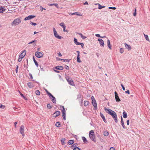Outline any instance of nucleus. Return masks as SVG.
<instances>
[{
  "label": "nucleus",
  "mask_w": 150,
  "mask_h": 150,
  "mask_svg": "<svg viewBox=\"0 0 150 150\" xmlns=\"http://www.w3.org/2000/svg\"><path fill=\"white\" fill-rule=\"evenodd\" d=\"M144 36L146 40L147 41H149V38L148 36L147 35H145L144 34Z\"/></svg>",
  "instance_id": "nucleus-36"
},
{
  "label": "nucleus",
  "mask_w": 150,
  "mask_h": 150,
  "mask_svg": "<svg viewBox=\"0 0 150 150\" xmlns=\"http://www.w3.org/2000/svg\"><path fill=\"white\" fill-rule=\"evenodd\" d=\"M51 98H52V101L54 103H56V100L55 98L53 96V97H52Z\"/></svg>",
  "instance_id": "nucleus-27"
},
{
  "label": "nucleus",
  "mask_w": 150,
  "mask_h": 150,
  "mask_svg": "<svg viewBox=\"0 0 150 150\" xmlns=\"http://www.w3.org/2000/svg\"><path fill=\"white\" fill-rule=\"evenodd\" d=\"M73 150H80V149L78 147L74 148Z\"/></svg>",
  "instance_id": "nucleus-52"
},
{
  "label": "nucleus",
  "mask_w": 150,
  "mask_h": 150,
  "mask_svg": "<svg viewBox=\"0 0 150 150\" xmlns=\"http://www.w3.org/2000/svg\"><path fill=\"white\" fill-rule=\"evenodd\" d=\"M127 125H129V120H128L127 121Z\"/></svg>",
  "instance_id": "nucleus-63"
},
{
  "label": "nucleus",
  "mask_w": 150,
  "mask_h": 150,
  "mask_svg": "<svg viewBox=\"0 0 150 150\" xmlns=\"http://www.w3.org/2000/svg\"><path fill=\"white\" fill-rule=\"evenodd\" d=\"M54 71L56 72L59 73V71H58L57 70H55L54 69Z\"/></svg>",
  "instance_id": "nucleus-62"
},
{
  "label": "nucleus",
  "mask_w": 150,
  "mask_h": 150,
  "mask_svg": "<svg viewBox=\"0 0 150 150\" xmlns=\"http://www.w3.org/2000/svg\"><path fill=\"white\" fill-rule=\"evenodd\" d=\"M65 139L64 138H62V139L61 140V142H62V144L63 145H64L65 144Z\"/></svg>",
  "instance_id": "nucleus-32"
},
{
  "label": "nucleus",
  "mask_w": 150,
  "mask_h": 150,
  "mask_svg": "<svg viewBox=\"0 0 150 150\" xmlns=\"http://www.w3.org/2000/svg\"><path fill=\"white\" fill-rule=\"evenodd\" d=\"M64 68L67 69H69V66H67V65H65L64 66Z\"/></svg>",
  "instance_id": "nucleus-50"
},
{
  "label": "nucleus",
  "mask_w": 150,
  "mask_h": 150,
  "mask_svg": "<svg viewBox=\"0 0 150 150\" xmlns=\"http://www.w3.org/2000/svg\"><path fill=\"white\" fill-rule=\"evenodd\" d=\"M58 55L59 56H60V57H61L62 56V55L60 52L58 53Z\"/></svg>",
  "instance_id": "nucleus-64"
},
{
  "label": "nucleus",
  "mask_w": 150,
  "mask_h": 150,
  "mask_svg": "<svg viewBox=\"0 0 150 150\" xmlns=\"http://www.w3.org/2000/svg\"><path fill=\"white\" fill-rule=\"evenodd\" d=\"M21 22V21L19 18L15 19L11 23L12 26H16L19 24Z\"/></svg>",
  "instance_id": "nucleus-3"
},
{
  "label": "nucleus",
  "mask_w": 150,
  "mask_h": 150,
  "mask_svg": "<svg viewBox=\"0 0 150 150\" xmlns=\"http://www.w3.org/2000/svg\"><path fill=\"white\" fill-rule=\"evenodd\" d=\"M54 4V6H55L57 8H59V7L58 6V4Z\"/></svg>",
  "instance_id": "nucleus-54"
},
{
  "label": "nucleus",
  "mask_w": 150,
  "mask_h": 150,
  "mask_svg": "<svg viewBox=\"0 0 150 150\" xmlns=\"http://www.w3.org/2000/svg\"><path fill=\"white\" fill-rule=\"evenodd\" d=\"M54 69L62 70L64 69V67L62 66H57L54 68Z\"/></svg>",
  "instance_id": "nucleus-13"
},
{
  "label": "nucleus",
  "mask_w": 150,
  "mask_h": 150,
  "mask_svg": "<svg viewBox=\"0 0 150 150\" xmlns=\"http://www.w3.org/2000/svg\"><path fill=\"white\" fill-rule=\"evenodd\" d=\"M26 53V50H24L22 51L21 53L19 55L18 59V61L19 62H21L23 58L25 56Z\"/></svg>",
  "instance_id": "nucleus-2"
},
{
  "label": "nucleus",
  "mask_w": 150,
  "mask_h": 150,
  "mask_svg": "<svg viewBox=\"0 0 150 150\" xmlns=\"http://www.w3.org/2000/svg\"><path fill=\"white\" fill-rule=\"evenodd\" d=\"M77 144L75 143L73 145H72L71 147L72 148H78V147H77Z\"/></svg>",
  "instance_id": "nucleus-30"
},
{
  "label": "nucleus",
  "mask_w": 150,
  "mask_h": 150,
  "mask_svg": "<svg viewBox=\"0 0 150 150\" xmlns=\"http://www.w3.org/2000/svg\"><path fill=\"white\" fill-rule=\"evenodd\" d=\"M5 106L4 105H1L0 106V108H3L4 109L5 108Z\"/></svg>",
  "instance_id": "nucleus-53"
},
{
  "label": "nucleus",
  "mask_w": 150,
  "mask_h": 150,
  "mask_svg": "<svg viewBox=\"0 0 150 150\" xmlns=\"http://www.w3.org/2000/svg\"><path fill=\"white\" fill-rule=\"evenodd\" d=\"M89 136L91 139L94 142H95V136L94 134V132L93 130H91L89 134Z\"/></svg>",
  "instance_id": "nucleus-4"
},
{
  "label": "nucleus",
  "mask_w": 150,
  "mask_h": 150,
  "mask_svg": "<svg viewBox=\"0 0 150 150\" xmlns=\"http://www.w3.org/2000/svg\"><path fill=\"white\" fill-rule=\"evenodd\" d=\"M60 112L59 111H56L52 114V116L53 117L55 118L59 116L60 115Z\"/></svg>",
  "instance_id": "nucleus-8"
},
{
  "label": "nucleus",
  "mask_w": 150,
  "mask_h": 150,
  "mask_svg": "<svg viewBox=\"0 0 150 150\" xmlns=\"http://www.w3.org/2000/svg\"><path fill=\"white\" fill-rule=\"evenodd\" d=\"M69 14L70 15H75V13H69Z\"/></svg>",
  "instance_id": "nucleus-59"
},
{
  "label": "nucleus",
  "mask_w": 150,
  "mask_h": 150,
  "mask_svg": "<svg viewBox=\"0 0 150 150\" xmlns=\"http://www.w3.org/2000/svg\"><path fill=\"white\" fill-rule=\"evenodd\" d=\"M75 13H75V15H77L79 16H82V14L78 13V12H75Z\"/></svg>",
  "instance_id": "nucleus-45"
},
{
  "label": "nucleus",
  "mask_w": 150,
  "mask_h": 150,
  "mask_svg": "<svg viewBox=\"0 0 150 150\" xmlns=\"http://www.w3.org/2000/svg\"><path fill=\"white\" fill-rule=\"evenodd\" d=\"M89 102L88 101H85L84 102V105L85 106H87L89 104Z\"/></svg>",
  "instance_id": "nucleus-26"
},
{
  "label": "nucleus",
  "mask_w": 150,
  "mask_h": 150,
  "mask_svg": "<svg viewBox=\"0 0 150 150\" xmlns=\"http://www.w3.org/2000/svg\"><path fill=\"white\" fill-rule=\"evenodd\" d=\"M125 92L126 93H127L128 94H130L129 91V90H128L127 91H125Z\"/></svg>",
  "instance_id": "nucleus-57"
},
{
  "label": "nucleus",
  "mask_w": 150,
  "mask_h": 150,
  "mask_svg": "<svg viewBox=\"0 0 150 150\" xmlns=\"http://www.w3.org/2000/svg\"><path fill=\"white\" fill-rule=\"evenodd\" d=\"M40 10L41 11H43V10H45L46 9L45 8H44L42 6H40Z\"/></svg>",
  "instance_id": "nucleus-49"
},
{
  "label": "nucleus",
  "mask_w": 150,
  "mask_h": 150,
  "mask_svg": "<svg viewBox=\"0 0 150 150\" xmlns=\"http://www.w3.org/2000/svg\"><path fill=\"white\" fill-rule=\"evenodd\" d=\"M95 36L98 37H100L101 38H106V37L105 36H104L103 37L100 36V35L99 34H96L95 35Z\"/></svg>",
  "instance_id": "nucleus-38"
},
{
  "label": "nucleus",
  "mask_w": 150,
  "mask_h": 150,
  "mask_svg": "<svg viewBox=\"0 0 150 150\" xmlns=\"http://www.w3.org/2000/svg\"><path fill=\"white\" fill-rule=\"evenodd\" d=\"M121 86L122 87L123 90L125 91V87H124V86L122 84H121Z\"/></svg>",
  "instance_id": "nucleus-56"
},
{
  "label": "nucleus",
  "mask_w": 150,
  "mask_h": 150,
  "mask_svg": "<svg viewBox=\"0 0 150 150\" xmlns=\"http://www.w3.org/2000/svg\"><path fill=\"white\" fill-rule=\"evenodd\" d=\"M78 34L79 35H80L81 36V38L82 39H86V36H83L82 34L81 33H78Z\"/></svg>",
  "instance_id": "nucleus-31"
},
{
  "label": "nucleus",
  "mask_w": 150,
  "mask_h": 150,
  "mask_svg": "<svg viewBox=\"0 0 150 150\" xmlns=\"http://www.w3.org/2000/svg\"><path fill=\"white\" fill-rule=\"evenodd\" d=\"M121 124L122 125V127H123V128L124 129H125L126 128V127L124 125V123L123 121V119H122V116H121Z\"/></svg>",
  "instance_id": "nucleus-16"
},
{
  "label": "nucleus",
  "mask_w": 150,
  "mask_h": 150,
  "mask_svg": "<svg viewBox=\"0 0 150 150\" xmlns=\"http://www.w3.org/2000/svg\"><path fill=\"white\" fill-rule=\"evenodd\" d=\"M61 124L59 122H57L56 123L55 125L56 126L59 127H60V125Z\"/></svg>",
  "instance_id": "nucleus-37"
},
{
  "label": "nucleus",
  "mask_w": 150,
  "mask_h": 150,
  "mask_svg": "<svg viewBox=\"0 0 150 150\" xmlns=\"http://www.w3.org/2000/svg\"><path fill=\"white\" fill-rule=\"evenodd\" d=\"M47 108L49 109H51L52 107L51 105L50 104H48L47 105Z\"/></svg>",
  "instance_id": "nucleus-41"
},
{
  "label": "nucleus",
  "mask_w": 150,
  "mask_h": 150,
  "mask_svg": "<svg viewBox=\"0 0 150 150\" xmlns=\"http://www.w3.org/2000/svg\"><path fill=\"white\" fill-rule=\"evenodd\" d=\"M24 127L23 125H22L21 126L20 129V132L22 134V136H24Z\"/></svg>",
  "instance_id": "nucleus-7"
},
{
  "label": "nucleus",
  "mask_w": 150,
  "mask_h": 150,
  "mask_svg": "<svg viewBox=\"0 0 150 150\" xmlns=\"http://www.w3.org/2000/svg\"><path fill=\"white\" fill-rule=\"evenodd\" d=\"M59 25L62 27L63 28H66V26L65 25L64 23L63 22H62L59 24Z\"/></svg>",
  "instance_id": "nucleus-23"
},
{
  "label": "nucleus",
  "mask_w": 150,
  "mask_h": 150,
  "mask_svg": "<svg viewBox=\"0 0 150 150\" xmlns=\"http://www.w3.org/2000/svg\"><path fill=\"white\" fill-rule=\"evenodd\" d=\"M48 6H52L53 5H54V4H48Z\"/></svg>",
  "instance_id": "nucleus-60"
},
{
  "label": "nucleus",
  "mask_w": 150,
  "mask_h": 150,
  "mask_svg": "<svg viewBox=\"0 0 150 150\" xmlns=\"http://www.w3.org/2000/svg\"><path fill=\"white\" fill-rule=\"evenodd\" d=\"M109 150H115V149L113 147H111L110 149Z\"/></svg>",
  "instance_id": "nucleus-58"
},
{
  "label": "nucleus",
  "mask_w": 150,
  "mask_h": 150,
  "mask_svg": "<svg viewBox=\"0 0 150 150\" xmlns=\"http://www.w3.org/2000/svg\"><path fill=\"white\" fill-rule=\"evenodd\" d=\"M120 52L121 53H122L124 52V50H123V48H120Z\"/></svg>",
  "instance_id": "nucleus-44"
},
{
  "label": "nucleus",
  "mask_w": 150,
  "mask_h": 150,
  "mask_svg": "<svg viewBox=\"0 0 150 150\" xmlns=\"http://www.w3.org/2000/svg\"><path fill=\"white\" fill-rule=\"evenodd\" d=\"M115 98L117 102H120L121 100L120 99L116 91L115 92Z\"/></svg>",
  "instance_id": "nucleus-9"
},
{
  "label": "nucleus",
  "mask_w": 150,
  "mask_h": 150,
  "mask_svg": "<svg viewBox=\"0 0 150 150\" xmlns=\"http://www.w3.org/2000/svg\"><path fill=\"white\" fill-rule=\"evenodd\" d=\"M98 4V8L99 9H101L103 8H104L105 7V6H102L100 4Z\"/></svg>",
  "instance_id": "nucleus-28"
},
{
  "label": "nucleus",
  "mask_w": 150,
  "mask_h": 150,
  "mask_svg": "<svg viewBox=\"0 0 150 150\" xmlns=\"http://www.w3.org/2000/svg\"><path fill=\"white\" fill-rule=\"evenodd\" d=\"M62 117L63 118V119L64 120H65L66 119V113H62Z\"/></svg>",
  "instance_id": "nucleus-39"
},
{
  "label": "nucleus",
  "mask_w": 150,
  "mask_h": 150,
  "mask_svg": "<svg viewBox=\"0 0 150 150\" xmlns=\"http://www.w3.org/2000/svg\"><path fill=\"white\" fill-rule=\"evenodd\" d=\"M82 139L84 143H86L87 142V140L84 137H82Z\"/></svg>",
  "instance_id": "nucleus-29"
},
{
  "label": "nucleus",
  "mask_w": 150,
  "mask_h": 150,
  "mask_svg": "<svg viewBox=\"0 0 150 150\" xmlns=\"http://www.w3.org/2000/svg\"><path fill=\"white\" fill-rule=\"evenodd\" d=\"M100 116L103 119V120L105 122H106V120H105V117L104 116V115H103V114H102L101 113H100Z\"/></svg>",
  "instance_id": "nucleus-21"
},
{
  "label": "nucleus",
  "mask_w": 150,
  "mask_h": 150,
  "mask_svg": "<svg viewBox=\"0 0 150 150\" xmlns=\"http://www.w3.org/2000/svg\"><path fill=\"white\" fill-rule=\"evenodd\" d=\"M108 8L110 9H113V10H115L116 9V8L114 7H108Z\"/></svg>",
  "instance_id": "nucleus-43"
},
{
  "label": "nucleus",
  "mask_w": 150,
  "mask_h": 150,
  "mask_svg": "<svg viewBox=\"0 0 150 150\" xmlns=\"http://www.w3.org/2000/svg\"><path fill=\"white\" fill-rule=\"evenodd\" d=\"M61 61H62L63 62H65L66 61L67 62H69L70 60L67 59H60Z\"/></svg>",
  "instance_id": "nucleus-35"
},
{
  "label": "nucleus",
  "mask_w": 150,
  "mask_h": 150,
  "mask_svg": "<svg viewBox=\"0 0 150 150\" xmlns=\"http://www.w3.org/2000/svg\"><path fill=\"white\" fill-rule=\"evenodd\" d=\"M98 40L99 42V43L100 46L101 47H103L104 46V44L103 40L100 38H99Z\"/></svg>",
  "instance_id": "nucleus-11"
},
{
  "label": "nucleus",
  "mask_w": 150,
  "mask_h": 150,
  "mask_svg": "<svg viewBox=\"0 0 150 150\" xmlns=\"http://www.w3.org/2000/svg\"><path fill=\"white\" fill-rule=\"evenodd\" d=\"M79 45H81L82 47V48H83V46H84V44L83 43H79Z\"/></svg>",
  "instance_id": "nucleus-47"
},
{
  "label": "nucleus",
  "mask_w": 150,
  "mask_h": 150,
  "mask_svg": "<svg viewBox=\"0 0 150 150\" xmlns=\"http://www.w3.org/2000/svg\"><path fill=\"white\" fill-rule=\"evenodd\" d=\"M53 32H54V36L57 39H61L62 38V37L59 35L56 31L55 28H53Z\"/></svg>",
  "instance_id": "nucleus-5"
},
{
  "label": "nucleus",
  "mask_w": 150,
  "mask_h": 150,
  "mask_svg": "<svg viewBox=\"0 0 150 150\" xmlns=\"http://www.w3.org/2000/svg\"><path fill=\"white\" fill-rule=\"evenodd\" d=\"M28 86L30 88H31L34 86V85L33 83L31 82H29L27 83Z\"/></svg>",
  "instance_id": "nucleus-14"
},
{
  "label": "nucleus",
  "mask_w": 150,
  "mask_h": 150,
  "mask_svg": "<svg viewBox=\"0 0 150 150\" xmlns=\"http://www.w3.org/2000/svg\"><path fill=\"white\" fill-rule=\"evenodd\" d=\"M104 135L105 136H108L109 134V133L107 131H105L104 132Z\"/></svg>",
  "instance_id": "nucleus-24"
},
{
  "label": "nucleus",
  "mask_w": 150,
  "mask_h": 150,
  "mask_svg": "<svg viewBox=\"0 0 150 150\" xmlns=\"http://www.w3.org/2000/svg\"><path fill=\"white\" fill-rule=\"evenodd\" d=\"M33 61H34V62H35V65H36L37 66V65H38V63H37V62L35 60V58H34V56H33Z\"/></svg>",
  "instance_id": "nucleus-40"
},
{
  "label": "nucleus",
  "mask_w": 150,
  "mask_h": 150,
  "mask_svg": "<svg viewBox=\"0 0 150 150\" xmlns=\"http://www.w3.org/2000/svg\"><path fill=\"white\" fill-rule=\"evenodd\" d=\"M6 10V9L4 7H1L0 8V13H3Z\"/></svg>",
  "instance_id": "nucleus-15"
},
{
  "label": "nucleus",
  "mask_w": 150,
  "mask_h": 150,
  "mask_svg": "<svg viewBox=\"0 0 150 150\" xmlns=\"http://www.w3.org/2000/svg\"><path fill=\"white\" fill-rule=\"evenodd\" d=\"M30 24H31L32 25H37L36 23H33L32 22H31L30 23Z\"/></svg>",
  "instance_id": "nucleus-48"
},
{
  "label": "nucleus",
  "mask_w": 150,
  "mask_h": 150,
  "mask_svg": "<svg viewBox=\"0 0 150 150\" xmlns=\"http://www.w3.org/2000/svg\"><path fill=\"white\" fill-rule=\"evenodd\" d=\"M104 110L107 113L112 116L115 122L117 123L118 122L117 115L114 111L110 109H107L105 107V108Z\"/></svg>",
  "instance_id": "nucleus-1"
},
{
  "label": "nucleus",
  "mask_w": 150,
  "mask_h": 150,
  "mask_svg": "<svg viewBox=\"0 0 150 150\" xmlns=\"http://www.w3.org/2000/svg\"><path fill=\"white\" fill-rule=\"evenodd\" d=\"M91 99L92 100V101L96 100L94 96H93L91 97Z\"/></svg>",
  "instance_id": "nucleus-55"
},
{
  "label": "nucleus",
  "mask_w": 150,
  "mask_h": 150,
  "mask_svg": "<svg viewBox=\"0 0 150 150\" xmlns=\"http://www.w3.org/2000/svg\"><path fill=\"white\" fill-rule=\"evenodd\" d=\"M43 53L42 52H38V58H40L43 57Z\"/></svg>",
  "instance_id": "nucleus-17"
},
{
  "label": "nucleus",
  "mask_w": 150,
  "mask_h": 150,
  "mask_svg": "<svg viewBox=\"0 0 150 150\" xmlns=\"http://www.w3.org/2000/svg\"><path fill=\"white\" fill-rule=\"evenodd\" d=\"M18 65H17L16 69V72L17 73V72L18 71Z\"/></svg>",
  "instance_id": "nucleus-61"
},
{
  "label": "nucleus",
  "mask_w": 150,
  "mask_h": 150,
  "mask_svg": "<svg viewBox=\"0 0 150 150\" xmlns=\"http://www.w3.org/2000/svg\"><path fill=\"white\" fill-rule=\"evenodd\" d=\"M92 104L95 108H97V104L96 103V100L92 101Z\"/></svg>",
  "instance_id": "nucleus-18"
},
{
  "label": "nucleus",
  "mask_w": 150,
  "mask_h": 150,
  "mask_svg": "<svg viewBox=\"0 0 150 150\" xmlns=\"http://www.w3.org/2000/svg\"><path fill=\"white\" fill-rule=\"evenodd\" d=\"M37 42V40H35L30 42H29L28 43V44L30 45V44H32L33 46L35 47V46L36 45Z\"/></svg>",
  "instance_id": "nucleus-12"
},
{
  "label": "nucleus",
  "mask_w": 150,
  "mask_h": 150,
  "mask_svg": "<svg viewBox=\"0 0 150 150\" xmlns=\"http://www.w3.org/2000/svg\"><path fill=\"white\" fill-rule=\"evenodd\" d=\"M60 109L62 110V113H65V109L64 108V106L61 105L60 107Z\"/></svg>",
  "instance_id": "nucleus-19"
},
{
  "label": "nucleus",
  "mask_w": 150,
  "mask_h": 150,
  "mask_svg": "<svg viewBox=\"0 0 150 150\" xmlns=\"http://www.w3.org/2000/svg\"><path fill=\"white\" fill-rule=\"evenodd\" d=\"M108 46L110 49V50L111 49V45H110V44H108Z\"/></svg>",
  "instance_id": "nucleus-51"
},
{
  "label": "nucleus",
  "mask_w": 150,
  "mask_h": 150,
  "mask_svg": "<svg viewBox=\"0 0 150 150\" xmlns=\"http://www.w3.org/2000/svg\"><path fill=\"white\" fill-rule=\"evenodd\" d=\"M123 116L124 118H126L127 117V114L125 111L123 112Z\"/></svg>",
  "instance_id": "nucleus-22"
},
{
  "label": "nucleus",
  "mask_w": 150,
  "mask_h": 150,
  "mask_svg": "<svg viewBox=\"0 0 150 150\" xmlns=\"http://www.w3.org/2000/svg\"><path fill=\"white\" fill-rule=\"evenodd\" d=\"M79 56H79V55H77V61L78 62L81 63V61L80 59Z\"/></svg>",
  "instance_id": "nucleus-33"
},
{
  "label": "nucleus",
  "mask_w": 150,
  "mask_h": 150,
  "mask_svg": "<svg viewBox=\"0 0 150 150\" xmlns=\"http://www.w3.org/2000/svg\"><path fill=\"white\" fill-rule=\"evenodd\" d=\"M47 95L50 98H51L52 97H53V96L50 92L47 94Z\"/></svg>",
  "instance_id": "nucleus-42"
},
{
  "label": "nucleus",
  "mask_w": 150,
  "mask_h": 150,
  "mask_svg": "<svg viewBox=\"0 0 150 150\" xmlns=\"http://www.w3.org/2000/svg\"><path fill=\"white\" fill-rule=\"evenodd\" d=\"M67 80L68 83L71 85L74 86V85L73 80L71 79L68 78V79H67Z\"/></svg>",
  "instance_id": "nucleus-10"
},
{
  "label": "nucleus",
  "mask_w": 150,
  "mask_h": 150,
  "mask_svg": "<svg viewBox=\"0 0 150 150\" xmlns=\"http://www.w3.org/2000/svg\"><path fill=\"white\" fill-rule=\"evenodd\" d=\"M74 141L73 140H70L68 141V143L69 145H70L73 144L74 143Z\"/></svg>",
  "instance_id": "nucleus-25"
},
{
  "label": "nucleus",
  "mask_w": 150,
  "mask_h": 150,
  "mask_svg": "<svg viewBox=\"0 0 150 150\" xmlns=\"http://www.w3.org/2000/svg\"><path fill=\"white\" fill-rule=\"evenodd\" d=\"M74 42L75 43V44L76 45H79V42H78L77 40L75 38H74Z\"/></svg>",
  "instance_id": "nucleus-34"
},
{
  "label": "nucleus",
  "mask_w": 150,
  "mask_h": 150,
  "mask_svg": "<svg viewBox=\"0 0 150 150\" xmlns=\"http://www.w3.org/2000/svg\"><path fill=\"white\" fill-rule=\"evenodd\" d=\"M36 17V16L34 15H30L28 17H25L24 18L25 21L29 20H31Z\"/></svg>",
  "instance_id": "nucleus-6"
},
{
  "label": "nucleus",
  "mask_w": 150,
  "mask_h": 150,
  "mask_svg": "<svg viewBox=\"0 0 150 150\" xmlns=\"http://www.w3.org/2000/svg\"><path fill=\"white\" fill-rule=\"evenodd\" d=\"M20 95H21V96L24 99H25V100H27L26 99V98L22 94V93H21L20 94Z\"/></svg>",
  "instance_id": "nucleus-46"
},
{
  "label": "nucleus",
  "mask_w": 150,
  "mask_h": 150,
  "mask_svg": "<svg viewBox=\"0 0 150 150\" xmlns=\"http://www.w3.org/2000/svg\"><path fill=\"white\" fill-rule=\"evenodd\" d=\"M125 47L128 49L129 50H131V47L129 45H127L126 43H125L124 44Z\"/></svg>",
  "instance_id": "nucleus-20"
}]
</instances>
